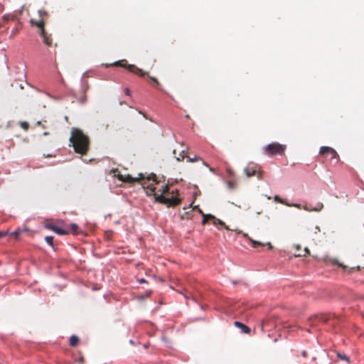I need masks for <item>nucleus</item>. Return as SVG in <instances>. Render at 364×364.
<instances>
[{"label":"nucleus","mask_w":364,"mask_h":364,"mask_svg":"<svg viewBox=\"0 0 364 364\" xmlns=\"http://www.w3.org/2000/svg\"><path fill=\"white\" fill-rule=\"evenodd\" d=\"M140 176L141 178H133L130 175L118 173L117 177L122 182L134 183L140 181L147 196H154L156 202L165 204L167 207H175L181 203L179 198L172 195L171 196L168 184L162 185L156 191L157 188L156 185H159V183L156 181L155 175L149 176L146 178L142 177L141 174Z\"/></svg>","instance_id":"1"},{"label":"nucleus","mask_w":364,"mask_h":364,"mask_svg":"<svg viewBox=\"0 0 364 364\" xmlns=\"http://www.w3.org/2000/svg\"><path fill=\"white\" fill-rule=\"evenodd\" d=\"M38 18H31L30 24L32 27L38 29V33L43 38V42L48 46H50L53 43L51 34L47 33L45 28L46 21L49 18V14L44 9H40L38 11Z\"/></svg>","instance_id":"2"},{"label":"nucleus","mask_w":364,"mask_h":364,"mask_svg":"<svg viewBox=\"0 0 364 364\" xmlns=\"http://www.w3.org/2000/svg\"><path fill=\"white\" fill-rule=\"evenodd\" d=\"M70 141L76 153L85 154L90 146L89 138H70Z\"/></svg>","instance_id":"3"},{"label":"nucleus","mask_w":364,"mask_h":364,"mask_svg":"<svg viewBox=\"0 0 364 364\" xmlns=\"http://www.w3.org/2000/svg\"><path fill=\"white\" fill-rule=\"evenodd\" d=\"M187 146L183 142H176L173 148V154L177 161H181L185 157L188 158V161H196L198 158L191 159L187 156L186 154Z\"/></svg>","instance_id":"4"},{"label":"nucleus","mask_w":364,"mask_h":364,"mask_svg":"<svg viewBox=\"0 0 364 364\" xmlns=\"http://www.w3.org/2000/svg\"><path fill=\"white\" fill-rule=\"evenodd\" d=\"M245 173L247 177L256 176L257 178H262V171L260 166L253 162L249 163L245 168Z\"/></svg>","instance_id":"5"},{"label":"nucleus","mask_w":364,"mask_h":364,"mask_svg":"<svg viewBox=\"0 0 364 364\" xmlns=\"http://www.w3.org/2000/svg\"><path fill=\"white\" fill-rule=\"evenodd\" d=\"M31 128L37 131V134L46 136L50 134L53 127L48 124L47 121H43V122H37Z\"/></svg>","instance_id":"6"},{"label":"nucleus","mask_w":364,"mask_h":364,"mask_svg":"<svg viewBox=\"0 0 364 364\" xmlns=\"http://www.w3.org/2000/svg\"><path fill=\"white\" fill-rule=\"evenodd\" d=\"M127 60H119L114 63V65L121 66L126 68L129 71L140 76H144L147 75L146 72L143 71L141 69L136 67L134 65H127Z\"/></svg>","instance_id":"7"},{"label":"nucleus","mask_w":364,"mask_h":364,"mask_svg":"<svg viewBox=\"0 0 364 364\" xmlns=\"http://www.w3.org/2000/svg\"><path fill=\"white\" fill-rule=\"evenodd\" d=\"M285 149V146L277 144L272 143L267 145L265 148L266 151L269 154H282Z\"/></svg>","instance_id":"8"},{"label":"nucleus","mask_w":364,"mask_h":364,"mask_svg":"<svg viewBox=\"0 0 364 364\" xmlns=\"http://www.w3.org/2000/svg\"><path fill=\"white\" fill-rule=\"evenodd\" d=\"M328 321V318L324 315H315L313 317L309 318V324L311 326H316L320 323H326Z\"/></svg>","instance_id":"9"},{"label":"nucleus","mask_w":364,"mask_h":364,"mask_svg":"<svg viewBox=\"0 0 364 364\" xmlns=\"http://www.w3.org/2000/svg\"><path fill=\"white\" fill-rule=\"evenodd\" d=\"M319 154L323 156L331 155V159H338V155L337 152L331 147L329 146H322L320 149Z\"/></svg>","instance_id":"10"},{"label":"nucleus","mask_w":364,"mask_h":364,"mask_svg":"<svg viewBox=\"0 0 364 364\" xmlns=\"http://www.w3.org/2000/svg\"><path fill=\"white\" fill-rule=\"evenodd\" d=\"M46 228L53 230V232H55V233L58 234V235H68L70 231L69 230H64L63 228H60L56 225H54L53 224H48L46 225Z\"/></svg>","instance_id":"11"},{"label":"nucleus","mask_w":364,"mask_h":364,"mask_svg":"<svg viewBox=\"0 0 364 364\" xmlns=\"http://www.w3.org/2000/svg\"><path fill=\"white\" fill-rule=\"evenodd\" d=\"M234 325L240 328L242 330V331L245 333H250V328L247 326L246 325L243 324L242 323L240 322V321H235L234 322Z\"/></svg>","instance_id":"12"},{"label":"nucleus","mask_w":364,"mask_h":364,"mask_svg":"<svg viewBox=\"0 0 364 364\" xmlns=\"http://www.w3.org/2000/svg\"><path fill=\"white\" fill-rule=\"evenodd\" d=\"M323 208V205L321 203H318L315 207H311L310 205H306L304 208L308 211H321Z\"/></svg>","instance_id":"13"},{"label":"nucleus","mask_w":364,"mask_h":364,"mask_svg":"<svg viewBox=\"0 0 364 364\" xmlns=\"http://www.w3.org/2000/svg\"><path fill=\"white\" fill-rule=\"evenodd\" d=\"M243 236L245 237H246L247 240H249L250 241V242L252 243V246L253 247H263L265 245L264 243H262L260 242H258V241H256V240H252L248 235L247 234H243Z\"/></svg>","instance_id":"14"},{"label":"nucleus","mask_w":364,"mask_h":364,"mask_svg":"<svg viewBox=\"0 0 364 364\" xmlns=\"http://www.w3.org/2000/svg\"><path fill=\"white\" fill-rule=\"evenodd\" d=\"M198 211H199V213H200L203 215V220H202L203 225H205L208 222V220H213V218H214V215H210V214H207V215L204 214L202 212V210H200L199 208H198Z\"/></svg>","instance_id":"15"},{"label":"nucleus","mask_w":364,"mask_h":364,"mask_svg":"<svg viewBox=\"0 0 364 364\" xmlns=\"http://www.w3.org/2000/svg\"><path fill=\"white\" fill-rule=\"evenodd\" d=\"M73 136V137H75V136H87L86 135H85L82 130H80V129H77V128H73L72 129V132H71V136Z\"/></svg>","instance_id":"16"},{"label":"nucleus","mask_w":364,"mask_h":364,"mask_svg":"<svg viewBox=\"0 0 364 364\" xmlns=\"http://www.w3.org/2000/svg\"><path fill=\"white\" fill-rule=\"evenodd\" d=\"M212 221H213V224H214L215 225H220L224 227L226 230H230L229 227L228 225H226L224 222H223L220 219L216 218L215 216H214V218H213Z\"/></svg>","instance_id":"17"},{"label":"nucleus","mask_w":364,"mask_h":364,"mask_svg":"<svg viewBox=\"0 0 364 364\" xmlns=\"http://www.w3.org/2000/svg\"><path fill=\"white\" fill-rule=\"evenodd\" d=\"M79 338L77 336L73 335L70 338V346H76L78 344Z\"/></svg>","instance_id":"18"},{"label":"nucleus","mask_w":364,"mask_h":364,"mask_svg":"<svg viewBox=\"0 0 364 364\" xmlns=\"http://www.w3.org/2000/svg\"><path fill=\"white\" fill-rule=\"evenodd\" d=\"M274 200L278 202V203H282V204H285L288 206H294V207H299V205L297 204H294V205H289L287 203L284 202L283 199H282L279 196H274Z\"/></svg>","instance_id":"19"},{"label":"nucleus","mask_w":364,"mask_h":364,"mask_svg":"<svg viewBox=\"0 0 364 364\" xmlns=\"http://www.w3.org/2000/svg\"><path fill=\"white\" fill-rule=\"evenodd\" d=\"M70 232H72L73 234H77L78 232V225L75 223L70 224Z\"/></svg>","instance_id":"20"},{"label":"nucleus","mask_w":364,"mask_h":364,"mask_svg":"<svg viewBox=\"0 0 364 364\" xmlns=\"http://www.w3.org/2000/svg\"><path fill=\"white\" fill-rule=\"evenodd\" d=\"M45 240L50 245L53 247V236H46L45 237Z\"/></svg>","instance_id":"21"},{"label":"nucleus","mask_w":364,"mask_h":364,"mask_svg":"<svg viewBox=\"0 0 364 364\" xmlns=\"http://www.w3.org/2000/svg\"><path fill=\"white\" fill-rule=\"evenodd\" d=\"M22 230H16L11 233V235L15 237L16 239H18L19 235L21 234Z\"/></svg>","instance_id":"22"},{"label":"nucleus","mask_w":364,"mask_h":364,"mask_svg":"<svg viewBox=\"0 0 364 364\" xmlns=\"http://www.w3.org/2000/svg\"><path fill=\"white\" fill-rule=\"evenodd\" d=\"M20 126L24 130H28V128H29V124L28 122H20Z\"/></svg>","instance_id":"23"},{"label":"nucleus","mask_w":364,"mask_h":364,"mask_svg":"<svg viewBox=\"0 0 364 364\" xmlns=\"http://www.w3.org/2000/svg\"><path fill=\"white\" fill-rule=\"evenodd\" d=\"M338 357L342 360L349 362V358L346 355H341L340 353H338Z\"/></svg>","instance_id":"24"},{"label":"nucleus","mask_w":364,"mask_h":364,"mask_svg":"<svg viewBox=\"0 0 364 364\" xmlns=\"http://www.w3.org/2000/svg\"><path fill=\"white\" fill-rule=\"evenodd\" d=\"M149 79H150L153 82H154V83H155V85H156V86H159V81L157 80V79H156V77H151V76H149Z\"/></svg>","instance_id":"25"},{"label":"nucleus","mask_w":364,"mask_h":364,"mask_svg":"<svg viewBox=\"0 0 364 364\" xmlns=\"http://www.w3.org/2000/svg\"><path fill=\"white\" fill-rule=\"evenodd\" d=\"M20 26L18 24L16 27L13 30V36H14L19 30Z\"/></svg>","instance_id":"26"},{"label":"nucleus","mask_w":364,"mask_h":364,"mask_svg":"<svg viewBox=\"0 0 364 364\" xmlns=\"http://www.w3.org/2000/svg\"><path fill=\"white\" fill-rule=\"evenodd\" d=\"M124 93H125L127 95H130V94H131V91H130V90H129V88H127H127H125V89H124Z\"/></svg>","instance_id":"27"},{"label":"nucleus","mask_w":364,"mask_h":364,"mask_svg":"<svg viewBox=\"0 0 364 364\" xmlns=\"http://www.w3.org/2000/svg\"><path fill=\"white\" fill-rule=\"evenodd\" d=\"M6 235H7L6 232L0 231V238L4 237Z\"/></svg>","instance_id":"28"},{"label":"nucleus","mask_w":364,"mask_h":364,"mask_svg":"<svg viewBox=\"0 0 364 364\" xmlns=\"http://www.w3.org/2000/svg\"><path fill=\"white\" fill-rule=\"evenodd\" d=\"M338 264L343 269H346L347 267L345 266L344 264H341V263H338Z\"/></svg>","instance_id":"29"},{"label":"nucleus","mask_w":364,"mask_h":364,"mask_svg":"<svg viewBox=\"0 0 364 364\" xmlns=\"http://www.w3.org/2000/svg\"><path fill=\"white\" fill-rule=\"evenodd\" d=\"M139 283H146V281L144 279H139Z\"/></svg>","instance_id":"30"},{"label":"nucleus","mask_w":364,"mask_h":364,"mask_svg":"<svg viewBox=\"0 0 364 364\" xmlns=\"http://www.w3.org/2000/svg\"><path fill=\"white\" fill-rule=\"evenodd\" d=\"M267 245L268 246L269 249H272V246L270 242L267 243Z\"/></svg>","instance_id":"31"},{"label":"nucleus","mask_w":364,"mask_h":364,"mask_svg":"<svg viewBox=\"0 0 364 364\" xmlns=\"http://www.w3.org/2000/svg\"><path fill=\"white\" fill-rule=\"evenodd\" d=\"M262 211H263L262 209H260L259 211L257 212V214L259 215L262 213Z\"/></svg>","instance_id":"32"},{"label":"nucleus","mask_w":364,"mask_h":364,"mask_svg":"<svg viewBox=\"0 0 364 364\" xmlns=\"http://www.w3.org/2000/svg\"><path fill=\"white\" fill-rule=\"evenodd\" d=\"M302 355H303V356L306 357V353L305 351H304Z\"/></svg>","instance_id":"33"},{"label":"nucleus","mask_w":364,"mask_h":364,"mask_svg":"<svg viewBox=\"0 0 364 364\" xmlns=\"http://www.w3.org/2000/svg\"><path fill=\"white\" fill-rule=\"evenodd\" d=\"M186 118H189V115H188V114H187V115L186 116Z\"/></svg>","instance_id":"34"}]
</instances>
